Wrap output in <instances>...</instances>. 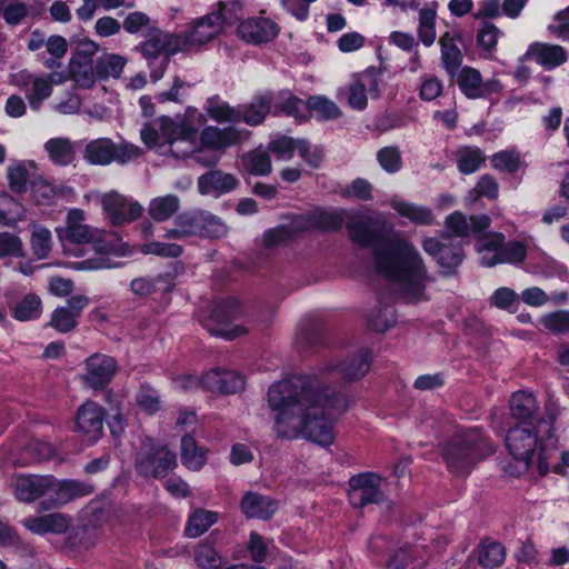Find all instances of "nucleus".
Returning a JSON list of instances; mask_svg holds the SVG:
<instances>
[{
	"instance_id": "864d4df0",
	"label": "nucleus",
	"mask_w": 569,
	"mask_h": 569,
	"mask_svg": "<svg viewBox=\"0 0 569 569\" xmlns=\"http://www.w3.org/2000/svg\"><path fill=\"white\" fill-rule=\"evenodd\" d=\"M341 114L338 106L322 97H311L308 99V117L315 116L319 120L337 119Z\"/></svg>"
},
{
	"instance_id": "79ce46f5",
	"label": "nucleus",
	"mask_w": 569,
	"mask_h": 569,
	"mask_svg": "<svg viewBox=\"0 0 569 569\" xmlns=\"http://www.w3.org/2000/svg\"><path fill=\"white\" fill-rule=\"evenodd\" d=\"M180 208V200L174 194H167L151 200L148 213L158 221L162 222L170 219Z\"/></svg>"
},
{
	"instance_id": "b1692460",
	"label": "nucleus",
	"mask_w": 569,
	"mask_h": 569,
	"mask_svg": "<svg viewBox=\"0 0 569 569\" xmlns=\"http://www.w3.org/2000/svg\"><path fill=\"white\" fill-rule=\"evenodd\" d=\"M71 518L64 513L53 512L33 516L23 520V526L34 535H61L68 531Z\"/></svg>"
},
{
	"instance_id": "680f3d73",
	"label": "nucleus",
	"mask_w": 569,
	"mask_h": 569,
	"mask_svg": "<svg viewBox=\"0 0 569 569\" xmlns=\"http://www.w3.org/2000/svg\"><path fill=\"white\" fill-rule=\"evenodd\" d=\"M47 52L51 58L44 59V66L48 69H53L60 66L59 59L64 57L68 50L67 40L58 34L50 36L46 41Z\"/></svg>"
},
{
	"instance_id": "1a4fd4ad",
	"label": "nucleus",
	"mask_w": 569,
	"mask_h": 569,
	"mask_svg": "<svg viewBox=\"0 0 569 569\" xmlns=\"http://www.w3.org/2000/svg\"><path fill=\"white\" fill-rule=\"evenodd\" d=\"M52 476L20 475L14 483V497L26 503L40 500L38 510H51Z\"/></svg>"
},
{
	"instance_id": "a19ab883",
	"label": "nucleus",
	"mask_w": 569,
	"mask_h": 569,
	"mask_svg": "<svg viewBox=\"0 0 569 569\" xmlns=\"http://www.w3.org/2000/svg\"><path fill=\"white\" fill-rule=\"evenodd\" d=\"M436 18L437 2L426 6L419 11L418 37L426 47L432 46L436 40Z\"/></svg>"
},
{
	"instance_id": "e433bc0d",
	"label": "nucleus",
	"mask_w": 569,
	"mask_h": 569,
	"mask_svg": "<svg viewBox=\"0 0 569 569\" xmlns=\"http://www.w3.org/2000/svg\"><path fill=\"white\" fill-rule=\"evenodd\" d=\"M178 269H182L181 266H176L173 271H168L164 273H159L156 278H136L131 281L130 288L134 295L138 296H149L156 291V286L159 282H164L168 286L166 287V291L171 290V282L178 274Z\"/></svg>"
},
{
	"instance_id": "c03bdc74",
	"label": "nucleus",
	"mask_w": 569,
	"mask_h": 569,
	"mask_svg": "<svg viewBox=\"0 0 569 569\" xmlns=\"http://www.w3.org/2000/svg\"><path fill=\"white\" fill-rule=\"evenodd\" d=\"M126 64L127 59L123 56L107 53L97 59L96 74H98L99 80H106L110 77L119 78Z\"/></svg>"
},
{
	"instance_id": "aec40b11",
	"label": "nucleus",
	"mask_w": 569,
	"mask_h": 569,
	"mask_svg": "<svg viewBox=\"0 0 569 569\" xmlns=\"http://www.w3.org/2000/svg\"><path fill=\"white\" fill-rule=\"evenodd\" d=\"M509 409L511 417L519 421L518 425L538 427L539 420L546 418L539 417V405L536 397L531 392L517 391L509 400ZM553 415L548 416L547 420Z\"/></svg>"
},
{
	"instance_id": "0eeeda50",
	"label": "nucleus",
	"mask_w": 569,
	"mask_h": 569,
	"mask_svg": "<svg viewBox=\"0 0 569 569\" xmlns=\"http://www.w3.org/2000/svg\"><path fill=\"white\" fill-rule=\"evenodd\" d=\"M177 467V456L166 446L142 443L136 458V468L144 477L164 478Z\"/></svg>"
},
{
	"instance_id": "2eb2a0df",
	"label": "nucleus",
	"mask_w": 569,
	"mask_h": 569,
	"mask_svg": "<svg viewBox=\"0 0 569 569\" xmlns=\"http://www.w3.org/2000/svg\"><path fill=\"white\" fill-rule=\"evenodd\" d=\"M86 368L84 383L91 389L101 390L112 380L118 363L108 355L94 353L86 360Z\"/></svg>"
},
{
	"instance_id": "c9c22d12",
	"label": "nucleus",
	"mask_w": 569,
	"mask_h": 569,
	"mask_svg": "<svg viewBox=\"0 0 569 569\" xmlns=\"http://www.w3.org/2000/svg\"><path fill=\"white\" fill-rule=\"evenodd\" d=\"M274 110L305 120L308 118V100L303 101L289 91H281L274 101Z\"/></svg>"
},
{
	"instance_id": "603ef678",
	"label": "nucleus",
	"mask_w": 569,
	"mask_h": 569,
	"mask_svg": "<svg viewBox=\"0 0 569 569\" xmlns=\"http://www.w3.org/2000/svg\"><path fill=\"white\" fill-rule=\"evenodd\" d=\"M41 315V299L34 293L26 295L13 308L12 317L19 321L36 319Z\"/></svg>"
},
{
	"instance_id": "4468645a",
	"label": "nucleus",
	"mask_w": 569,
	"mask_h": 569,
	"mask_svg": "<svg viewBox=\"0 0 569 569\" xmlns=\"http://www.w3.org/2000/svg\"><path fill=\"white\" fill-rule=\"evenodd\" d=\"M200 383L203 390L229 395L243 390L246 380L237 371L218 367L203 373Z\"/></svg>"
},
{
	"instance_id": "a211bd4d",
	"label": "nucleus",
	"mask_w": 569,
	"mask_h": 569,
	"mask_svg": "<svg viewBox=\"0 0 569 569\" xmlns=\"http://www.w3.org/2000/svg\"><path fill=\"white\" fill-rule=\"evenodd\" d=\"M458 74L457 83L469 99L486 98L501 90L498 80L483 82L481 73L471 67H463Z\"/></svg>"
},
{
	"instance_id": "a18cd8bd",
	"label": "nucleus",
	"mask_w": 569,
	"mask_h": 569,
	"mask_svg": "<svg viewBox=\"0 0 569 569\" xmlns=\"http://www.w3.org/2000/svg\"><path fill=\"white\" fill-rule=\"evenodd\" d=\"M216 17L220 20V28L232 26L244 17L243 0H221L217 3Z\"/></svg>"
},
{
	"instance_id": "20e7f679",
	"label": "nucleus",
	"mask_w": 569,
	"mask_h": 569,
	"mask_svg": "<svg viewBox=\"0 0 569 569\" xmlns=\"http://www.w3.org/2000/svg\"><path fill=\"white\" fill-rule=\"evenodd\" d=\"M553 422L555 417H550L549 420H539L538 427L516 425L509 428L506 446L510 455L522 463L523 470L529 469L538 442L541 445L552 439Z\"/></svg>"
},
{
	"instance_id": "774afa93",
	"label": "nucleus",
	"mask_w": 569,
	"mask_h": 569,
	"mask_svg": "<svg viewBox=\"0 0 569 569\" xmlns=\"http://www.w3.org/2000/svg\"><path fill=\"white\" fill-rule=\"evenodd\" d=\"M542 326L552 333L559 335L569 331V310H558L541 318Z\"/></svg>"
},
{
	"instance_id": "423d86ee",
	"label": "nucleus",
	"mask_w": 569,
	"mask_h": 569,
	"mask_svg": "<svg viewBox=\"0 0 569 569\" xmlns=\"http://www.w3.org/2000/svg\"><path fill=\"white\" fill-rule=\"evenodd\" d=\"M142 150L132 143H116L109 138H99L88 142L84 147V159L93 166H108L117 162L124 166L137 160Z\"/></svg>"
},
{
	"instance_id": "c756f323",
	"label": "nucleus",
	"mask_w": 569,
	"mask_h": 569,
	"mask_svg": "<svg viewBox=\"0 0 569 569\" xmlns=\"http://www.w3.org/2000/svg\"><path fill=\"white\" fill-rule=\"evenodd\" d=\"M273 100L270 92L254 96L250 103L239 106L240 121L252 127L261 124L270 112Z\"/></svg>"
},
{
	"instance_id": "bb28decb",
	"label": "nucleus",
	"mask_w": 569,
	"mask_h": 569,
	"mask_svg": "<svg viewBox=\"0 0 569 569\" xmlns=\"http://www.w3.org/2000/svg\"><path fill=\"white\" fill-rule=\"evenodd\" d=\"M92 492V486L78 480H57L52 476L51 509L66 505L71 500L88 496Z\"/></svg>"
},
{
	"instance_id": "7ed1b4c3",
	"label": "nucleus",
	"mask_w": 569,
	"mask_h": 569,
	"mask_svg": "<svg viewBox=\"0 0 569 569\" xmlns=\"http://www.w3.org/2000/svg\"><path fill=\"white\" fill-rule=\"evenodd\" d=\"M496 447L481 429L471 428L458 430L443 445L441 455L450 472L456 476H467L480 461L493 455Z\"/></svg>"
},
{
	"instance_id": "de8ad7c7",
	"label": "nucleus",
	"mask_w": 569,
	"mask_h": 569,
	"mask_svg": "<svg viewBox=\"0 0 569 569\" xmlns=\"http://www.w3.org/2000/svg\"><path fill=\"white\" fill-rule=\"evenodd\" d=\"M502 32L492 23L485 21L477 32V46L483 58H491Z\"/></svg>"
},
{
	"instance_id": "58836bf2",
	"label": "nucleus",
	"mask_w": 569,
	"mask_h": 569,
	"mask_svg": "<svg viewBox=\"0 0 569 569\" xmlns=\"http://www.w3.org/2000/svg\"><path fill=\"white\" fill-rule=\"evenodd\" d=\"M70 78L81 88H92L98 79L96 74V63L93 60L70 59L69 63Z\"/></svg>"
},
{
	"instance_id": "3c124183",
	"label": "nucleus",
	"mask_w": 569,
	"mask_h": 569,
	"mask_svg": "<svg viewBox=\"0 0 569 569\" xmlns=\"http://www.w3.org/2000/svg\"><path fill=\"white\" fill-rule=\"evenodd\" d=\"M485 160V154L477 147H465L457 151L458 169L463 174L477 171Z\"/></svg>"
},
{
	"instance_id": "0e129e2a",
	"label": "nucleus",
	"mask_w": 569,
	"mask_h": 569,
	"mask_svg": "<svg viewBox=\"0 0 569 569\" xmlns=\"http://www.w3.org/2000/svg\"><path fill=\"white\" fill-rule=\"evenodd\" d=\"M31 248L39 259L48 258L51 251V233L40 226H36L31 236Z\"/></svg>"
},
{
	"instance_id": "6ab92c4d",
	"label": "nucleus",
	"mask_w": 569,
	"mask_h": 569,
	"mask_svg": "<svg viewBox=\"0 0 569 569\" xmlns=\"http://www.w3.org/2000/svg\"><path fill=\"white\" fill-rule=\"evenodd\" d=\"M491 219L487 214L470 216L467 218L463 213L455 211L446 218V232L460 238H468L471 234H479L490 227Z\"/></svg>"
},
{
	"instance_id": "69168bd1",
	"label": "nucleus",
	"mask_w": 569,
	"mask_h": 569,
	"mask_svg": "<svg viewBox=\"0 0 569 569\" xmlns=\"http://www.w3.org/2000/svg\"><path fill=\"white\" fill-rule=\"evenodd\" d=\"M267 150L276 156L279 160H289L298 150V140L290 137H280L268 143Z\"/></svg>"
},
{
	"instance_id": "f8f14e48",
	"label": "nucleus",
	"mask_w": 569,
	"mask_h": 569,
	"mask_svg": "<svg viewBox=\"0 0 569 569\" xmlns=\"http://www.w3.org/2000/svg\"><path fill=\"white\" fill-rule=\"evenodd\" d=\"M222 29L216 12L196 19L191 28L177 34L181 51L199 48L214 39Z\"/></svg>"
},
{
	"instance_id": "4be33fe9",
	"label": "nucleus",
	"mask_w": 569,
	"mask_h": 569,
	"mask_svg": "<svg viewBox=\"0 0 569 569\" xmlns=\"http://www.w3.org/2000/svg\"><path fill=\"white\" fill-rule=\"evenodd\" d=\"M242 138V132L234 127L218 128L216 126L206 127L199 137L200 147L208 151H223L226 148L234 146Z\"/></svg>"
},
{
	"instance_id": "9d476101",
	"label": "nucleus",
	"mask_w": 569,
	"mask_h": 569,
	"mask_svg": "<svg viewBox=\"0 0 569 569\" xmlns=\"http://www.w3.org/2000/svg\"><path fill=\"white\" fill-rule=\"evenodd\" d=\"M422 247L437 260L445 276L455 274L465 259L461 242L453 241L449 234H442L440 239L428 238L423 240Z\"/></svg>"
},
{
	"instance_id": "cd10ccee",
	"label": "nucleus",
	"mask_w": 569,
	"mask_h": 569,
	"mask_svg": "<svg viewBox=\"0 0 569 569\" xmlns=\"http://www.w3.org/2000/svg\"><path fill=\"white\" fill-rule=\"evenodd\" d=\"M526 56L535 59L547 70L555 69L568 60V52L562 46L542 42L531 43Z\"/></svg>"
},
{
	"instance_id": "a878e982",
	"label": "nucleus",
	"mask_w": 569,
	"mask_h": 569,
	"mask_svg": "<svg viewBox=\"0 0 569 569\" xmlns=\"http://www.w3.org/2000/svg\"><path fill=\"white\" fill-rule=\"evenodd\" d=\"M167 130L168 129H164L163 131V136L167 137V140L161 147L168 144V150L163 151V154H171L177 159L192 157L198 147L193 133L178 126L172 128L171 134H169Z\"/></svg>"
},
{
	"instance_id": "4d7b16f0",
	"label": "nucleus",
	"mask_w": 569,
	"mask_h": 569,
	"mask_svg": "<svg viewBox=\"0 0 569 569\" xmlns=\"http://www.w3.org/2000/svg\"><path fill=\"white\" fill-rule=\"evenodd\" d=\"M52 93L50 81L46 77L32 79V84L26 90V97L33 110H39L43 100Z\"/></svg>"
},
{
	"instance_id": "412c9836",
	"label": "nucleus",
	"mask_w": 569,
	"mask_h": 569,
	"mask_svg": "<svg viewBox=\"0 0 569 569\" xmlns=\"http://www.w3.org/2000/svg\"><path fill=\"white\" fill-rule=\"evenodd\" d=\"M278 24L268 18H249L238 26V34L252 44L269 42L277 37Z\"/></svg>"
},
{
	"instance_id": "37998d69",
	"label": "nucleus",
	"mask_w": 569,
	"mask_h": 569,
	"mask_svg": "<svg viewBox=\"0 0 569 569\" xmlns=\"http://www.w3.org/2000/svg\"><path fill=\"white\" fill-rule=\"evenodd\" d=\"M181 461L191 470H199L206 463L204 451L198 447L194 438L190 435H184L181 438Z\"/></svg>"
},
{
	"instance_id": "2f4dec72",
	"label": "nucleus",
	"mask_w": 569,
	"mask_h": 569,
	"mask_svg": "<svg viewBox=\"0 0 569 569\" xmlns=\"http://www.w3.org/2000/svg\"><path fill=\"white\" fill-rule=\"evenodd\" d=\"M371 353L363 349L347 358L337 366L339 372L347 381H356L366 376L371 367Z\"/></svg>"
},
{
	"instance_id": "39448f33",
	"label": "nucleus",
	"mask_w": 569,
	"mask_h": 569,
	"mask_svg": "<svg viewBox=\"0 0 569 569\" xmlns=\"http://www.w3.org/2000/svg\"><path fill=\"white\" fill-rule=\"evenodd\" d=\"M146 40L138 47L147 60L152 81L160 80L169 64L171 56L181 51L177 34L167 33L159 28H149L144 34Z\"/></svg>"
},
{
	"instance_id": "09e8293b",
	"label": "nucleus",
	"mask_w": 569,
	"mask_h": 569,
	"mask_svg": "<svg viewBox=\"0 0 569 569\" xmlns=\"http://www.w3.org/2000/svg\"><path fill=\"white\" fill-rule=\"evenodd\" d=\"M247 171L254 176H267L271 172V159L268 150L256 149L242 158Z\"/></svg>"
},
{
	"instance_id": "ddd939ff",
	"label": "nucleus",
	"mask_w": 569,
	"mask_h": 569,
	"mask_svg": "<svg viewBox=\"0 0 569 569\" xmlns=\"http://www.w3.org/2000/svg\"><path fill=\"white\" fill-rule=\"evenodd\" d=\"M100 204L113 226H121L141 217L143 208L139 202H130L118 191L100 196Z\"/></svg>"
},
{
	"instance_id": "9b49d317",
	"label": "nucleus",
	"mask_w": 569,
	"mask_h": 569,
	"mask_svg": "<svg viewBox=\"0 0 569 569\" xmlns=\"http://www.w3.org/2000/svg\"><path fill=\"white\" fill-rule=\"evenodd\" d=\"M381 477L373 472L352 476L349 480L348 498L355 508L381 503L385 496L380 490Z\"/></svg>"
},
{
	"instance_id": "8fccbe9b",
	"label": "nucleus",
	"mask_w": 569,
	"mask_h": 569,
	"mask_svg": "<svg viewBox=\"0 0 569 569\" xmlns=\"http://www.w3.org/2000/svg\"><path fill=\"white\" fill-rule=\"evenodd\" d=\"M397 321L395 308L390 305H379L368 316V326L377 331L385 332Z\"/></svg>"
},
{
	"instance_id": "bf43d9fd",
	"label": "nucleus",
	"mask_w": 569,
	"mask_h": 569,
	"mask_svg": "<svg viewBox=\"0 0 569 569\" xmlns=\"http://www.w3.org/2000/svg\"><path fill=\"white\" fill-rule=\"evenodd\" d=\"M137 405L147 413L153 415L160 410L161 400L159 392L150 385L140 386L136 395Z\"/></svg>"
},
{
	"instance_id": "dca6fc26",
	"label": "nucleus",
	"mask_w": 569,
	"mask_h": 569,
	"mask_svg": "<svg viewBox=\"0 0 569 569\" xmlns=\"http://www.w3.org/2000/svg\"><path fill=\"white\" fill-rule=\"evenodd\" d=\"M104 410L93 401L79 407L76 415L77 431L89 442L97 441L103 431Z\"/></svg>"
},
{
	"instance_id": "72a5a7b5",
	"label": "nucleus",
	"mask_w": 569,
	"mask_h": 569,
	"mask_svg": "<svg viewBox=\"0 0 569 569\" xmlns=\"http://www.w3.org/2000/svg\"><path fill=\"white\" fill-rule=\"evenodd\" d=\"M439 44L441 47V63L447 73L453 78L457 76L462 64L461 50L457 46L455 38L449 32H445L440 37Z\"/></svg>"
},
{
	"instance_id": "393cba45",
	"label": "nucleus",
	"mask_w": 569,
	"mask_h": 569,
	"mask_svg": "<svg viewBox=\"0 0 569 569\" xmlns=\"http://www.w3.org/2000/svg\"><path fill=\"white\" fill-rule=\"evenodd\" d=\"M238 183L232 173L210 170L198 178V190L203 196L219 197L236 189Z\"/></svg>"
},
{
	"instance_id": "473e14b6",
	"label": "nucleus",
	"mask_w": 569,
	"mask_h": 569,
	"mask_svg": "<svg viewBox=\"0 0 569 569\" xmlns=\"http://www.w3.org/2000/svg\"><path fill=\"white\" fill-rule=\"evenodd\" d=\"M349 213L350 211L345 209H315L309 213L308 221L312 227L329 231H338L345 223L347 224Z\"/></svg>"
},
{
	"instance_id": "f3484780",
	"label": "nucleus",
	"mask_w": 569,
	"mask_h": 569,
	"mask_svg": "<svg viewBox=\"0 0 569 569\" xmlns=\"http://www.w3.org/2000/svg\"><path fill=\"white\" fill-rule=\"evenodd\" d=\"M89 298L83 295L73 296L67 300L66 306L53 310L48 326L60 333H68L78 326V318L88 306Z\"/></svg>"
},
{
	"instance_id": "f03ea898",
	"label": "nucleus",
	"mask_w": 569,
	"mask_h": 569,
	"mask_svg": "<svg viewBox=\"0 0 569 569\" xmlns=\"http://www.w3.org/2000/svg\"><path fill=\"white\" fill-rule=\"evenodd\" d=\"M347 230L353 243L372 249L376 270L397 284L403 299L416 301L421 297L428 280L422 258L412 243L395 232L382 213L351 210Z\"/></svg>"
},
{
	"instance_id": "5701e85b",
	"label": "nucleus",
	"mask_w": 569,
	"mask_h": 569,
	"mask_svg": "<svg viewBox=\"0 0 569 569\" xmlns=\"http://www.w3.org/2000/svg\"><path fill=\"white\" fill-rule=\"evenodd\" d=\"M367 90L375 97L379 94V80L375 68L360 73L350 84L349 103L352 108L363 110L367 107Z\"/></svg>"
},
{
	"instance_id": "e2e57ef3",
	"label": "nucleus",
	"mask_w": 569,
	"mask_h": 569,
	"mask_svg": "<svg viewBox=\"0 0 569 569\" xmlns=\"http://www.w3.org/2000/svg\"><path fill=\"white\" fill-rule=\"evenodd\" d=\"M26 251L20 237L12 232H0V258H23Z\"/></svg>"
},
{
	"instance_id": "5fc2aeb1",
	"label": "nucleus",
	"mask_w": 569,
	"mask_h": 569,
	"mask_svg": "<svg viewBox=\"0 0 569 569\" xmlns=\"http://www.w3.org/2000/svg\"><path fill=\"white\" fill-rule=\"evenodd\" d=\"M242 313L240 301L236 297H228L214 303L211 318L217 322H226L238 318Z\"/></svg>"
},
{
	"instance_id": "ea45409f",
	"label": "nucleus",
	"mask_w": 569,
	"mask_h": 569,
	"mask_svg": "<svg viewBox=\"0 0 569 569\" xmlns=\"http://www.w3.org/2000/svg\"><path fill=\"white\" fill-rule=\"evenodd\" d=\"M206 111L212 120L220 123L240 122L239 106L231 107L218 96L211 97L207 100Z\"/></svg>"
},
{
	"instance_id": "f257e3e1",
	"label": "nucleus",
	"mask_w": 569,
	"mask_h": 569,
	"mask_svg": "<svg viewBox=\"0 0 569 569\" xmlns=\"http://www.w3.org/2000/svg\"><path fill=\"white\" fill-rule=\"evenodd\" d=\"M268 406L274 412L273 431L281 439L300 436L321 445L335 440L331 410L342 412L348 399L316 377H296L270 386Z\"/></svg>"
},
{
	"instance_id": "338daca9",
	"label": "nucleus",
	"mask_w": 569,
	"mask_h": 569,
	"mask_svg": "<svg viewBox=\"0 0 569 569\" xmlns=\"http://www.w3.org/2000/svg\"><path fill=\"white\" fill-rule=\"evenodd\" d=\"M372 184L363 179L357 178L350 184L341 190V196L343 198H355L361 201H370L372 200Z\"/></svg>"
},
{
	"instance_id": "49530a36",
	"label": "nucleus",
	"mask_w": 569,
	"mask_h": 569,
	"mask_svg": "<svg viewBox=\"0 0 569 569\" xmlns=\"http://www.w3.org/2000/svg\"><path fill=\"white\" fill-rule=\"evenodd\" d=\"M392 208L402 217L408 218L418 224H432L435 217L432 211L422 206H417L405 201H393Z\"/></svg>"
},
{
	"instance_id": "6e6d98bb",
	"label": "nucleus",
	"mask_w": 569,
	"mask_h": 569,
	"mask_svg": "<svg viewBox=\"0 0 569 569\" xmlns=\"http://www.w3.org/2000/svg\"><path fill=\"white\" fill-rule=\"evenodd\" d=\"M217 519L218 516L216 512L199 510L189 518L186 527V535L191 538H197L214 525Z\"/></svg>"
},
{
	"instance_id": "13d9d810",
	"label": "nucleus",
	"mask_w": 569,
	"mask_h": 569,
	"mask_svg": "<svg viewBox=\"0 0 569 569\" xmlns=\"http://www.w3.org/2000/svg\"><path fill=\"white\" fill-rule=\"evenodd\" d=\"M194 560L200 569H219L223 562L222 557L207 541L196 547Z\"/></svg>"
},
{
	"instance_id": "6e6552de",
	"label": "nucleus",
	"mask_w": 569,
	"mask_h": 569,
	"mask_svg": "<svg viewBox=\"0 0 569 569\" xmlns=\"http://www.w3.org/2000/svg\"><path fill=\"white\" fill-rule=\"evenodd\" d=\"M176 226H181V230L187 237L219 239L228 232L226 223L206 210H193L179 214Z\"/></svg>"
},
{
	"instance_id": "7c9ffc66",
	"label": "nucleus",
	"mask_w": 569,
	"mask_h": 569,
	"mask_svg": "<svg viewBox=\"0 0 569 569\" xmlns=\"http://www.w3.org/2000/svg\"><path fill=\"white\" fill-rule=\"evenodd\" d=\"M60 240H67L70 243H93L96 251H106L107 244L101 241V233L87 224L57 228Z\"/></svg>"
},
{
	"instance_id": "052dcab7",
	"label": "nucleus",
	"mask_w": 569,
	"mask_h": 569,
	"mask_svg": "<svg viewBox=\"0 0 569 569\" xmlns=\"http://www.w3.org/2000/svg\"><path fill=\"white\" fill-rule=\"evenodd\" d=\"M377 161L388 173H396L402 168V158L399 147H383L377 152Z\"/></svg>"
},
{
	"instance_id": "c85d7f7f",
	"label": "nucleus",
	"mask_w": 569,
	"mask_h": 569,
	"mask_svg": "<svg viewBox=\"0 0 569 569\" xmlns=\"http://www.w3.org/2000/svg\"><path fill=\"white\" fill-rule=\"evenodd\" d=\"M241 510L248 518L270 519L278 510V502L257 492H248L241 500Z\"/></svg>"
},
{
	"instance_id": "f704fd0d",
	"label": "nucleus",
	"mask_w": 569,
	"mask_h": 569,
	"mask_svg": "<svg viewBox=\"0 0 569 569\" xmlns=\"http://www.w3.org/2000/svg\"><path fill=\"white\" fill-rule=\"evenodd\" d=\"M506 559L505 547L492 539H483L478 547V562L487 569L500 567Z\"/></svg>"
},
{
	"instance_id": "4c0bfd02",
	"label": "nucleus",
	"mask_w": 569,
	"mask_h": 569,
	"mask_svg": "<svg viewBox=\"0 0 569 569\" xmlns=\"http://www.w3.org/2000/svg\"><path fill=\"white\" fill-rule=\"evenodd\" d=\"M50 160L57 166H68L76 157L72 142L68 138H52L44 143Z\"/></svg>"
}]
</instances>
